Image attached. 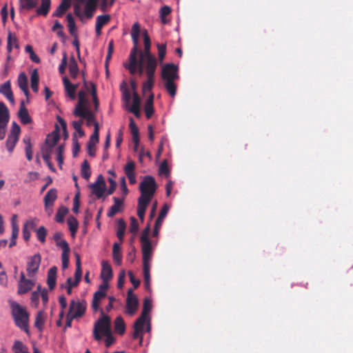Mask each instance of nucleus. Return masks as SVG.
Returning <instances> with one entry per match:
<instances>
[{
	"mask_svg": "<svg viewBox=\"0 0 353 353\" xmlns=\"http://www.w3.org/2000/svg\"><path fill=\"white\" fill-rule=\"evenodd\" d=\"M9 119L8 108L3 102L0 101V140H3L6 137Z\"/></svg>",
	"mask_w": 353,
	"mask_h": 353,
	"instance_id": "obj_9",
	"label": "nucleus"
},
{
	"mask_svg": "<svg viewBox=\"0 0 353 353\" xmlns=\"http://www.w3.org/2000/svg\"><path fill=\"white\" fill-rule=\"evenodd\" d=\"M50 8V0H42L41 6L37 10L38 14L46 16Z\"/></svg>",
	"mask_w": 353,
	"mask_h": 353,
	"instance_id": "obj_39",
	"label": "nucleus"
},
{
	"mask_svg": "<svg viewBox=\"0 0 353 353\" xmlns=\"http://www.w3.org/2000/svg\"><path fill=\"white\" fill-rule=\"evenodd\" d=\"M89 188L91 190L92 193L94 194L97 199H100L103 196L106 188L103 185L94 183L89 185Z\"/></svg>",
	"mask_w": 353,
	"mask_h": 353,
	"instance_id": "obj_31",
	"label": "nucleus"
},
{
	"mask_svg": "<svg viewBox=\"0 0 353 353\" xmlns=\"http://www.w3.org/2000/svg\"><path fill=\"white\" fill-rule=\"evenodd\" d=\"M171 12V8L168 6H163L160 10V16L163 23L165 22L164 18Z\"/></svg>",
	"mask_w": 353,
	"mask_h": 353,
	"instance_id": "obj_60",
	"label": "nucleus"
},
{
	"mask_svg": "<svg viewBox=\"0 0 353 353\" xmlns=\"http://www.w3.org/2000/svg\"><path fill=\"white\" fill-rule=\"evenodd\" d=\"M150 230V228L148 225L144 229L141 236L142 254H152V244L148 237Z\"/></svg>",
	"mask_w": 353,
	"mask_h": 353,
	"instance_id": "obj_14",
	"label": "nucleus"
},
{
	"mask_svg": "<svg viewBox=\"0 0 353 353\" xmlns=\"http://www.w3.org/2000/svg\"><path fill=\"white\" fill-rule=\"evenodd\" d=\"M63 146L59 145L57 149V161H58V163L59 165H61L63 162Z\"/></svg>",
	"mask_w": 353,
	"mask_h": 353,
	"instance_id": "obj_62",
	"label": "nucleus"
},
{
	"mask_svg": "<svg viewBox=\"0 0 353 353\" xmlns=\"http://www.w3.org/2000/svg\"><path fill=\"white\" fill-rule=\"evenodd\" d=\"M138 46H134L132 48L130 56L128 58V63L124 64V67L129 70L131 74H134L137 72V54H139Z\"/></svg>",
	"mask_w": 353,
	"mask_h": 353,
	"instance_id": "obj_11",
	"label": "nucleus"
},
{
	"mask_svg": "<svg viewBox=\"0 0 353 353\" xmlns=\"http://www.w3.org/2000/svg\"><path fill=\"white\" fill-rule=\"evenodd\" d=\"M68 210L67 209V208L64 206H61L56 214V221L58 223H62L64 220V216L68 213Z\"/></svg>",
	"mask_w": 353,
	"mask_h": 353,
	"instance_id": "obj_49",
	"label": "nucleus"
},
{
	"mask_svg": "<svg viewBox=\"0 0 353 353\" xmlns=\"http://www.w3.org/2000/svg\"><path fill=\"white\" fill-rule=\"evenodd\" d=\"M102 270L101 273V277L103 280V283H108V281L112 277V268L106 261H103L101 263Z\"/></svg>",
	"mask_w": 353,
	"mask_h": 353,
	"instance_id": "obj_19",
	"label": "nucleus"
},
{
	"mask_svg": "<svg viewBox=\"0 0 353 353\" xmlns=\"http://www.w3.org/2000/svg\"><path fill=\"white\" fill-rule=\"evenodd\" d=\"M103 336H105L106 337V339L105 340V346L107 347H109L110 346H111L113 344V343L115 341V339L112 336V332H110L109 334H104Z\"/></svg>",
	"mask_w": 353,
	"mask_h": 353,
	"instance_id": "obj_64",
	"label": "nucleus"
},
{
	"mask_svg": "<svg viewBox=\"0 0 353 353\" xmlns=\"http://www.w3.org/2000/svg\"><path fill=\"white\" fill-rule=\"evenodd\" d=\"M143 37V43H144V50L143 51L139 52V54L148 55L151 54L150 48H151V41L150 37L148 34L147 30H144L142 33Z\"/></svg>",
	"mask_w": 353,
	"mask_h": 353,
	"instance_id": "obj_26",
	"label": "nucleus"
},
{
	"mask_svg": "<svg viewBox=\"0 0 353 353\" xmlns=\"http://www.w3.org/2000/svg\"><path fill=\"white\" fill-rule=\"evenodd\" d=\"M110 16L109 14L99 15L97 17L95 30L96 34L99 36L101 34V28L109 22Z\"/></svg>",
	"mask_w": 353,
	"mask_h": 353,
	"instance_id": "obj_21",
	"label": "nucleus"
},
{
	"mask_svg": "<svg viewBox=\"0 0 353 353\" xmlns=\"http://www.w3.org/2000/svg\"><path fill=\"white\" fill-rule=\"evenodd\" d=\"M125 223L123 219H119L117 222V236L120 240V243L123 241V236L125 230Z\"/></svg>",
	"mask_w": 353,
	"mask_h": 353,
	"instance_id": "obj_38",
	"label": "nucleus"
},
{
	"mask_svg": "<svg viewBox=\"0 0 353 353\" xmlns=\"http://www.w3.org/2000/svg\"><path fill=\"white\" fill-rule=\"evenodd\" d=\"M41 258L39 254H36L28 258L26 271L28 276H33L38 271Z\"/></svg>",
	"mask_w": 353,
	"mask_h": 353,
	"instance_id": "obj_12",
	"label": "nucleus"
},
{
	"mask_svg": "<svg viewBox=\"0 0 353 353\" xmlns=\"http://www.w3.org/2000/svg\"><path fill=\"white\" fill-rule=\"evenodd\" d=\"M20 133V127L16 123V122L12 123V130L10 134L9 135L16 137L19 138Z\"/></svg>",
	"mask_w": 353,
	"mask_h": 353,
	"instance_id": "obj_63",
	"label": "nucleus"
},
{
	"mask_svg": "<svg viewBox=\"0 0 353 353\" xmlns=\"http://www.w3.org/2000/svg\"><path fill=\"white\" fill-rule=\"evenodd\" d=\"M39 74L37 70H34L31 73L30 81H31V88L34 92H37L39 90Z\"/></svg>",
	"mask_w": 353,
	"mask_h": 353,
	"instance_id": "obj_36",
	"label": "nucleus"
},
{
	"mask_svg": "<svg viewBox=\"0 0 353 353\" xmlns=\"http://www.w3.org/2000/svg\"><path fill=\"white\" fill-rule=\"evenodd\" d=\"M19 117L23 124H28L31 122V118L29 116L28 110L25 108L23 101L21 103V107L19 110Z\"/></svg>",
	"mask_w": 353,
	"mask_h": 353,
	"instance_id": "obj_24",
	"label": "nucleus"
},
{
	"mask_svg": "<svg viewBox=\"0 0 353 353\" xmlns=\"http://www.w3.org/2000/svg\"><path fill=\"white\" fill-rule=\"evenodd\" d=\"M69 253L70 252H62L61 261H62V268L66 269L69 265Z\"/></svg>",
	"mask_w": 353,
	"mask_h": 353,
	"instance_id": "obj_61",
	"label": "nucleus"
},
{
	"mask_svg": "<svg viewBox=\"0 0 353 353\" xmlns=\"http://www.w3.org/2000/svg\"><path fill=\"white\" fill-rule=\"evenodd\" d=\"M19 48L17 38L10 32L8 34L7 50L9 52L12 51V48Z\"/></svg>",
	"mask_w": 353,
	"mask_h": 353,
	"instance_id": "obj_34",
	"label": "nucleus"
},
{
	"mask_svg": "<svg viewBox=\"0 0 353 353\" xmlns=\"http://www.w3.org/2000/svg\"><path fill=\"white\" fill-rule=\"evenodd\" d=\"M57 271V269L54 266L48 270L47 283L50 290H52L56 285Z\"/></svg>",
	"mask_w": 353,
	"mask_h": 353,
	"instance_id": "obj_25",
	"label": "nucleus"
},
{
	"mask_svg": "<svg viewBox=\"0 0 353 353\" xmlns=\"http://www.w3.org/2000/svg\"><path fill=\"white\" fill-rule=\"evenodd\" d=\"M138 305L139 301L137 296L133 293L132 289H129L126 299V312L132 316L137 312Z\"/></svg>",
	"mask_w": 353,
	"mask_h": 353,
	"instance_id": "obj_13",
	"label": "nucleus"
},
{
	"mask_svg": "<svg viewBox=\"0 0 353 353\" xmlns=\"http://www.w3.org/2000/svg\"><path fill=\"white\" fill-rule=\"evenodd\" d=\"M108 283H103L99 287V290L94 294L92 307L94 312L100 310V303L106 296Z\"/></svg>",
	"mask_w": 353,
	"mask_h": 353,
	"instance_id": "obj_10",
	"label": "nucleus"
},
{
	"mask_svg": "<svg viewBox=\"0 0 353 353\" xmlns=\"http://www.w3.org/2000/svg\"><path fill=\"white\" fill-rule=\"evenodd\" d=\"M18 137H14L13 136L8 135V137L6 141V148L10 152H12L13 151L15 145L18 141Z\"/></svg>",
	"mask_w": 353,
	"mask_h": 353,
	"instance_id": "obj_53",
	"label": "nucleus"
},
{
	"mask_svg": "<svg viewBox=\"0 0 353 353\" xmlns=\"http://www.w3.org/2000/svg\"><path fill=\"white\" fill-rule=\"evenodd\" d=\"M140 33V26L138 22L134 23L132 27L131 37L133 41V44L135 46H138L139 37Z\"/></svg>",
	"mask_w": 353,
	"mask_h": 353,
	"instance_id": "obj_33",
	"label": "nucleus"
},
{
	"mask_svg": "<svg viewBox=\"0 0 353 353\" xmlns=\"http://www.w3.org/2000/svg\"><path fill=\"white\" fill-rule=\"evenodd\" d=\"M152 199L140 196L138 199L137 210L145 211Z\"/></svg>",
	"mask_w": 353,
	"mask_h": 353,
	"instance_id": "obj_47",
	"label": "nucleus"
},
{
	"mask_svg": "<svg viewBox=\"0 0 353 353\" xmlns=\"http://www.w3.org/2000/svg\"><path fill=\"white\" fill-rule=\"evenodd\" d=\"M59 139V133L57 131H54L51 134L48 135L45 143L54 147L57 144Z\"/></svg>",
	"mask_w": 353,
	"mask_h": 353,
	"instance_id": "obj_42",
	"label": "nucleus"
},
{
	"mask_svg": "<svg viewBox=\"0 0 353 353\" xmlns=\"http://www.w3.org/2000/svg\"><path fill=\"white\" fill-rule=\"evenodd\" d=\"M83 123V120L80 119L79 121H74L72 123V125L76 132L79 134V137H83L84 135V132L83 131L81 127Z\"/></svg>",
	"mask_w": 353,
	"mask_h": 353,
	"instance_id": "obj_54",
	"label": "nucleus"
},
{
	"mask_svg": "<svg viewBox=\"0 0 353 353\" xmlns=\"http://www.w3.org/2000/svg\"><path fill=\"white\" fill-rule=\"evenodd\" d=\"M20 8L31 10L37 4V0H19Z\"/></svg>",
	"mask_w": 353,
	"mask_h": 353,
	"instance_id": "obj_46",
	"label": "nucleus"
},
{
	"mask_svg": "<svg viewBox=\"0 0 353 353\" xmlns=\"http://www.w3.org/2000/svg\"><path fill=\"white\" fill-rule=\"evenodd\" d=\"M141 99L139 94L134 92L132 105L128 108H140Z\"/></svg>",
	"mask_w": 353,
	"mask_h": 353,
	"instance_id": "obj_57",
	"label": "nucleus"
},
{
	"mask_svg": "<svg viewBox=\"0 0 353 353\" xmlns=\"http://www.w3.org/2000/svg\"><path fill=\"white\" fill-rule=\"evenodd\" d=\"M18 85L20 89L23 92L25 95L28 97L29 91L28 88V78L24 72L19 74L17 79Z\"/></svg>",
	"mask_w": 353,
	"mask_h": 353,
	"instance_id": "obj_22",
	"label": "nucleus"
},
{
	"mask_svg": "<svg viewBox=\"0 0 353 353\" xmlns=\"http://www.w3.org/2000/svg\"><path fill=\"white\" fill-rule=\"evenodd\" d=\"M168 207L165 205L161 209V210L159 214V216H158L157 219L156 220V222H155L156 230H157V229H159L160 227L161 226L163 221L164 218L165 217L166 214H168Z\"/></svg>",
	"mask_w": 353,
	"mask_h": 353,
	"instance_id": "obj_43",
	"label": "nucleus"
},
{
	"mask_svg": "<svg viewBox=\"0 0 353 353\" xmlns=\"http://www.w3.org/2000/svg\"><path fill=\"white\" fill-rule=\"evenodd\" d=\"M69 72L72 78L75 79L79 72V68L74 57H72L69 62Z\"/></svg>",
	"mask_w": 353,
	"mask_h": 353,
	"instance_id": "obj_35",
	"label": "nucleus"
},
{
	"mask_svg": "<svg viewBox=\"0 0 353 353\" xmlns=\"http://www.w3.org/2000/svg\"><path fill=\"white\" fill-rule=\"evenodd\" d=\"M139 228L138 221L136 218L131 217L130 218V231L132 233H136Z\"/></svg>",
	"mask_w": 353,
	"mask_h": 353,
	"instance_id": "obj_59",
	"label": "nucleus"
},
{
	"mask_svg": "<svg viewBox=\"0 0 353 353\" xmlns=\"http://www.w3.org/2000/svg\"><path fill=\"white\" fill-rule=\"evenodd\" d=\"M44 323V314L42 311H40L37 313V315L35 319L34 325L38 330L40 331L42 330L43 326Z\"/></svg>",
	"mask_w": 353,
	"mask_h": 353,
	"instance_id": "obj_51",
	"label": "nucleus"
},
{
	"mask_svg": "<svg viewBox=\"0 0 353 353\" xmlns=\"http://www.w3.org/2000/svg\"><path fill=\"white\" fill-rule=\"evenodd\" d=\"M152 254H143V272L145 287L150 286V261Z\"/></svg>",
	"mask_w": 353,
	"mask_h": 353,
	"instance_id": "obj_16",
	"label": "nucleus"
},
{
	"mask_svg": "<svg viewBox=\"0 0 353 353\" xmlns=\"http://www.w3.org/2000/svg\"><path fill=\"white\" fill-rule=\"evenodd\" d=\"M86 310V303L84 301L72 300L70 303L68 315L71 319L82 316Z\"/></svg>",
	"mask_w": 353,
	"mask_h": 353,
	"instance_id": "obj_8",
	"label": "nucleus"
},
{
	"mask_svg": "<svg viewBox=\"0 0 353 353\" xmlns=\"http://www.w3.org/2000/svg\"><path fill=\"white\" fill-rule=\"evenodd\" d=\"M56 245L62 249V252H70V251L68 243L63 239L57 242Z\"/></svg>",
	"mask_w": 353,
	"mask_h": 353,
	"instance_id": "obj_58",
	"label": "nucleus"
},
{
	"mask_svg": "<svg viewBox=\"0 0 353 353\" xmlns=\"http://www.w3.org/2000/svg\"><path fill=\"white\" fill-rule=\"evenodd\" d=\"M152 309V303L151 301L148 299H145L143 302V307L141 315L138 318V319L135 321L134 325V339H140V343L143 341V326L144 324L147 322L149 323L150 319L148 317V314ZM150 329V325L148 323V330L149 331Z\"/></svg>",
	"mask_w": 353,
	"mask_h": 353,
	"instance_id": "obj_3",
	"label": "nucleus"
},
{
	"mask_svg": "<svg viewBox=\"0 0 353 353\" xmlns=\"http://www.w3.org/2000/svg\"><path fill=\"white\" fill-rule=\"evenodd\" d=\"M68 224L72 234L74 236L78 229V221L74 217L71 216L68 219Z\"/></svg>",
	"mask_w": 353,
	"mask_h": 353,
	"instance_id": "obj_50",
	"label": "nucleus"
},
{
	"mask_svg": "<svg viewBox=\"0 0 353 353\" xmlns=\"http://www.w3.org/2000/svg\"><path fill=\"white\" fill-rule=\"evenodd\" d=\"M81 174L82 177L86 180H88L91 175L90 165L87 160H85L81 165Z\"/></svg>",
	"mask_w": 353,
	"mask_h": 353,
	"instance_id": "obj_45",
	"label": "nucleus"
},
{
	"mask_svg": "<svg viewBox=\"0 0 353 353\" xmlns=\"http://www.w3.org/2000/svg\"><path fill=\"white\" fill-rule=\"evenodd\" d=\"M157 189V183L153 176H145L140 183L141 196L152 199Z\"/></svg>",
	"mask_w": 353,
	"mask_h": 353,
	"instance_id": "obj_7",
	"label": "nucleus"
},
{
	"mask_svg": "<svg viewBox=\"0 0 353 353\" xmlns=\"http://www.w3.org/2000/svg\"><path fill=\"white\" fill-rule=\"evenodd\" d=\"M63 82L65 88V90L68 96L72 100L75 99V92L78 87V84H72L70 82L67 77L63 78Z\"/></svg>",
	"mask_w": 353,
	"mask_h": 353,
	"instance_id": "obj_20",
	"label": "nucleus"
},
{
	"mask_svg": "<svg viewBox=\"0 0 353 353\" xmlns=\"http://www.w3.org/2000/svg\"><path fill=\"white\" fill-rule=\"evenodd\" d=\"M12 314L16 325L21 330L28 332L29 314L25 307L17 303L12 304Z\"/></svg>",
	"mask_w": 353,
	"mask_h": 353,
	"instance_id": "obj_5",
	"label": "nucleus"
},
{
	"mask_svg": "<svg viewBox=\"0 0 353 353\" xmlns=\"http://www.w3.org/2000/svg\"><path fill=\"white\" fill-rule=\"evenodd\" d=\"M70 1L71 0H63L52 15L54 17H61L70 8Z\"/></svg>",
	"mask_w": 353,
	"mask_h": 353,
	"instance_id": "obj_27",
	"label": "nucleus"
},
{
	"mask_svg": "<svg viewBox=\"0 0 353 353\" xmlns=\"http://www.w3.org/2000/svg\"><path fill=\"white\" fill-rule=\"evenodd\" d=\"M40 285H38L37 290L34 291L31 294V304L34 307H37L40 296Z\"/></svg>",
	"mask_w": 353,
	"mask_h": 353,
	"instance_id": "obj_55",
	"label": "nucleus"
},
{
	"mask_svg": "<svg viewBox=\"0 0 353 353\" xmlns=\"http://www.w3.org/2000/svg\"><path fill=\"white\" fill-rule=\"evenodd\" d=\"M33 285V281L26 279L24 272H21L18 283V293L19 294L27 293L32 288Z\"/></svg>",
	"mask_w": 353,
	"mask_h": 353,
	"instance_id": "obj_15",
	"label": "nucleus"
},
{
	"mask_svg": "<svg viewBox=\"0 0 353 353\" xmlns=\"http://www.w3.org/2000/svg\"><path fill=\"white\" fill-rule=\"evenodd\" d=\"M159 60L161 63L165 57L166 53V45L165 44H157Z\"/></svg>",
	"mask_w": 353,
	"mask_h": 353,
	"instance_id": "obj_56",
	"label": "nucleus"
},
{
	"mask_svg": "<svg viewBox=\"0 0 353 353\" xmlns=\"http://www.w3.org/2000/svg\"><path fill=\"white\" fill-rule=\"evenodd\" d=\"M114 329L119 334H123L125 330V325L121 316H117L114 321Z\"/></svg>",
	"mask_w": 353,
	"mask_h": 353,
	"instance_id": "obj_37",
	"label": "nucleus"
},
{
	"mask_svg": "<svg viewBox=\"0 0 353 353\" xmlns=\"http://www.w3.org/2000/svg\"><path fill=\"white\" fill-rule=\"evenodd\" d=\"M99 123H94V128L92 134L91 135L89 142L88 143L96 145L99 142Z\"/></svg>",
	"mask_w": 353,
	"mask_h": 353,
	"instance_id": "obj_44",
	"label": "nucleus"
},
{
	"mask_svg": "<svg viewBox=\"0 0 353 353\" xmlns=\"http://www.w3.org/2000/svg\"><path fill=\"white\" fill-rule=\"evenodd\" d=\"M37 239L41 243L46 242L47 230L44 226H40L36 231Z\"/></svg>",
	"mask_w": 353,
	"mask_h": 353,
	"instance_id": "obj_52",
	"label": "nucleus"
},
{
	"mask_svg": "<svg viewBox=\"0 0 353 353\" xmlns=\"http://www.w3.org/2000/svg\"><path fill=\"white\" fill-rule=\"evenodd\" d=\"M157 64V60L152 54H139L137 61V72L141 75L145 70L146 76L154 75Z\"/></svg>",
	"mask_w": 353,
	"mask_h": 353,
	"instance_id": "obj_4",
	"label": "nucleus"
},
{
	"mask_svg": "<svg viewBox=\"0 0 353 353\" xmlns=\"http://www.w3.org/2000/svg\"><path fill=\"white\" fill-rule=\"evenodd\" d=\"M153 101L154 94L151 92L144 106L145 116L148 119H150L154 113Z\"/></svg>",
	"mask_w": 353,
	"mask_h": 353,
	"instance_id": "obj_23",
	"label": "nucleus"
},
{
	"mask_svg": "<svg viewBox=\"0 0 353 353\" xmlns=\"http://www.w3.org/2000/svg\"><path fill=\"white\" fill-rule=\"evenodd\" d=\"M68 21V27L70 34L74 38L77 37V28L75 21L71 14H68L66 16Z\"/></svg>",
	"mask_w": 353,
	"mask_h": 353,
	"instance_id": "obj_32",
	"label": "nucleus"
},
{
	"mask_svg": "<svg viewBox=\"0 0 353 353\" xmlns=\"http://www.w3.org/2000/svg\"><path fill=\"white\" fill-rule=\"evenodd\" d=\"M14 353H30L28 347L20 341H16L12 346Z\"/></svg>",
	"mask_w": 353,
	"mask_h": 353,
	"instance_id": "obj_41",
	"label": "nucleus"
},
{
	"mask_svg": "<svg viewBox=\"0 0 353 353\" xmlns=\"http://www.w3.org/2000/svg\"><path fill=\"white\" fill-rule=\"evenodd\" d=\"M147 79L143 84V92L151 91L154 83V75L146 76Z\"/></svg>",
	"mask_w": 353,
	"mask_h": 353,
	"instance_id": "obj_48",
	"label": "nucleus"
},
{
	"mask_svg": "<svg viewBox=\"0 0 353 353\" xmlns=\"http://www.w3.org/2000/svg\"><path fill=\"white\" fill-rule=\"evenodd\" d=\"M96 6L94 4V1H88L85 6L84 14L86 15L88 18H91L93 15V13L96 9Z\"/></svg>",
	"mask_w": 353,
	"mask_h": 353,
	"instance_id": "obj_40",
	"label": "nucleus"
},
{
	"mask_svg": "<svg viewBox=\"0 0 353 353\" xmlns=\"http://www.w3.org/2000/svg\"><path fill=\"white\" fill-rule=\"evenodd\" d=\"M161 78L164 86L172 97L176 95V85L174 81L179 78L178 68L173 63H166L161 70Z\"/></svg>",
	"mask_w": 353,
	"mask_h": 353,
	"instance_id": "obj_2",
	"label": "nucleus"
},
{
	"mask_svg": "<svg viewBox=\"0 0 353 353\" xmlns=\"http://www.w3.org/2000/svg\"><path fill=\"white\" fill-rule=\"evenodd\" d=\"M101 316L95 322L94 325L93 334L94 339L100 341L101 335L109 334L111 332L110 319L104 314L103 310L100 309Z\"/></svg>",
	"mask_w": 353,
	"mask_h": 353,
	"instance_id": "obj_6",
	"label": "nucleus"
},
{
	"mask_svg": "<svg viewBox=\"0 0 353 353\" xmlns=\"http://www.w3.org/2000/svg\"><path fill=\"white\" fill-rule=\"evenodd\" d=\"M83 81L86 91H90L91 92L94 103V109L92 110L90 108V101L86 97V92L81 90L78 93V103L74 108L73 114L77 117H81V119H85L88 126H90L92 124L94 126V123H98L95 120V113L98 112L99 108L97 90L94 83H90V85H88L85 78H83Z\"/></svg>",
	"mask_w": 353,
	"mask_h": 353,
	"instance_id": "obj_1",
	"label": "nucleus"
},
{
	"mask_svg": "<svg viewBox=\"0 0 353 353\" xmlns=\"http://www.w3.org/2000/svg\"><path fill=\"white\" fill-rule=\"evenodd\" d=\"M114 205L110 208L108 215L110 217L114 216L117 212L121 210V207L123 204V200L117 197H114Z\"/></svg>",
	"mask_w": 353,
	"mask_h": 353,
	"instance_id": "obj_28",
	"label": "nucleus"
},
{
	"mask_svg": "<svg viewBox=\"0 0 353 353\" xmlns=\"http://www.w3.org/2000/svg\"><path fill=\"white\" fill-rule=\"evenodd\" d=\"M57 198V190L55 188L50 189L46 194L43 201L44 203L54 205V201Z\"/></svg>",
	"mask_w": 353,
	"mask_h": 353,
	"instance_id": "obj_29",
	"label": "nucleus"
},
{
	"mask_svg": "<svg viewBox=\"0 0 353 353\" xmlns=\"http://www.w3.org/2000/svg\"><path fill=\"white\" fill-rule=\"evenodd\" d=\"M134 169L135 164L132 161H128L124 168L125 174L130 184H134L137 182Z\"/></svg>",
	"mask_w": 353,
	"mask_h": 353,
	"instance_id": "obj_18",
	"label": "nucleus"
},
{
	"mask_svg": "<svg viewBox=\"0 0 353 353\" xmlns=\"http://www.w3.org/2000/svg\"><path fill=\"white\" fill-rule=\"evenodd\" d=\"M0 93L4 95L11 104H14V99L11 89L10 81H7L0 85Z\"/></svg>",
	"mask_w": 353,
	"mask_h": 353,
	"instance_id": "obj_17",
	"label": "nucleus"
},
{
	"mask_svg": "<svg viewBox=\"0 0 353 353\" xmlns=\"http://www.w3.org/2000/svg\"><path fill=\"white\" fill-rule=\"evenodd\" d=\"M121 243H114L112 248L113 259L117 265L121 263Z\"/></svg>",
	"mask_w": 353,
	"mask_h": 353,
	"instance_id": "obj_30",
	"label": "nucleus"
}]
</instances>
